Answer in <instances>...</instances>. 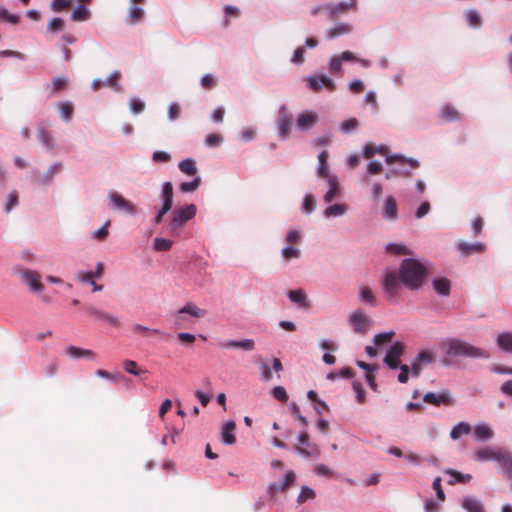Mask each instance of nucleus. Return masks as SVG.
Returning a JSON list of instances; mask_svg holds the SVG:
<instances>
[{
	"instance_id": "obj_35",
	"label": "nucleus",
	"mask_w": 512,
	"mask_h": 512,
	"mask_svg": "<svg viewBox=\"0 0 512 512\" xmlns=\"http://www.w3.org/2000/svg\"><path fill=\"white\" fill-rule=\"evenodd\" d=\"M37 137L47 149L54 148L53 136L50 131L45 128H39L37 131Z\"/></svg>"
},
{
	"instance_id": "obj_22",
	"label": "nucleus",
	"mask_w": 512,
	"mask_h": 512,
	"mask_svg": "<svg viewBox=\"0 0 512 512\" xmlns=\"http://www.w3.org/2000/svg\"><path fill=\"white\" fill-rule=\"evenodd\" d=\"M66 355L78 359V358H88V359H94L95 353L92 350L89 349H83L76 346H69L66 348L65 351Z\"/></svg>"
},
{
	"instance_id": "obj_6",
	"label": "nucleus",
	"mask_w": 512,
	"mask_h": 512,
	"mask_svg": "<svg viewBox=\"0 0 512 512\" xmlns=\"http://www.w3.org/2000/svg\"><path fill=\"white\" fill-rule=\"evenodd\" d=\"M19 274L22 280L29 286L33 292H41L44 288L41 282V275L33 270L21 268Z\"/></svg>"
},
{
	"instance_id": "obj_55",
	"label": "nucleus",
	"mask_w": 512,
	"mask_h": 512,
	"mask_svg": "<svg viewBox=\"0 0 512 512\" xmlns=\"http://www.w3.org/2000/svg\"><path fill=\"white\" fill-rule=\"evenodd\" d=\"M121 77L120 72L115 71L113 72L107 79V85L111 88H113L116 91H121V86L119 85V79Z\"/></svg>"
},
{
	"instance_id": "obj_2",
	"label": "nucleus",
	"mask_w": 512,
	"mask_h": 512,
	"mask_svg": "<svg viewBox=\"0 0 512 512\" xmlns=\"http://www.w3.org/2000/svg\"><path fill=\"white\" fill-rule=\"evenodd\" d=\"M441 348L444 352L449 356H466V357H482L488 358L489 354L477 347H474L466 342H463L459 339H448L441 343Z\"/></svg>"
},
{
	"instance_id": "obj_12",
	"label": "nucleus",
	"mask_w": 512,
	"mask_h": 512,
	"mask_svg": "<svg viewBox=\"0 0 512 512\" xmlns=\"http://www.w3.org/2000/svg\"><path fill=\"white\" fill-rule=\"evenodd\" d=\"M308 86L314 92H318L322 87H326L329 91L336 89L335 83L325 75H317L315 77L307 78Z\"/></svg>"
},
{
	"instance_id": "obj_53",
	"label": "nucleus",
	"mask_w": 512,
	"mask_h": 512,
	"mask_svg": "<svg viewBox=\"0 0 512 512\" xmlns=\"http://www.w3.org/2000/svg\"><path fill=\"white\" fill-rule=\"evenodd\" d=\"M200 183H201L200 177H196L191 182H183V183H181L180 190L182 192H184V193L195 191L200 186Z\"/></svg>"
},
{
	"instance_id": "obj_43",
	"label": "nucleus",
	"mask_w": 512,
	"mask_h": 512,
	"mask_svg": "<svg viewBox=\"0 0 512 512\" xmlns=\"http://www.w3.org/2000/svg\"><path fill=\"white\" fill-rule=\"evenodd\" d=\"M339 57L343 61H357L359 62L363 67H369L371 65V61L367 59H357L355 55L351 51H344L342 52Z\"/></svg>"
},
{
	"instance_id": "obj_37",
	"label": "nucleus",
	"mask_w": 512,
	"mask_h": 512,
	"mask_svg": "<svg viewBox=\"0 0 512 512\" xmlns=\"http://www.w3.org/2000/svg\"><path fill=\"white\" fill-rule=\"evenodd\" d=\"M435 291L442 295L447 296L450 293V282L446 278H438L433 281Z\"/></svg>"
},
{
	"instance_id": "obj_31",
	"label": "nucleus",
	"mask_w": 512,
	"mask_h": 512,
	"mask_svg": "<svg viewBox=\"0 0 512 512\" xmlns=\"http://www.w3.org/2000/svg\"><path fill=\"white\" fill-rule=\"evenodd\" d=\"M440 116L445 121H455L460 117L459 112L451 104H445L441 107Z\"/></svg>"
},
{
	"instance_id": "obj_30",
	"label": "nucleus",
	"mask_w": 512,
	"mask_h": 512,
	"mask_svg": "<svg viewBox=\"0 0 512 512\" xmlns=\"http://www.w3.org/2000/svg\"><path fill=\"white\" fill-rule=\"evenodd\" d=\"M472 431V427L469 423H466V422H459L457 425H455L451 432H450V437L453 439V440H457L459 439L462 435H468L469 433H471Z\"/></svg>"
},
{
	"instance_id": "obj_59",
	"label": "nucleus",
	"mask_w": 512,
	"mask_h": 512,
	"mask_svg": "<svg viewBox=\"0 0 512 512\" xmlns=\"http://www.w3.org/2000/svg\"><path fill=\"white\" fill-rule=\"evenodd\" d=\"M71 6V1L69 0H52L51 8L55 12H60L65 9H68Z\"/></svg>"
},
{
	"instance_id": "obj_15",
	"label": "nucleus",
	"mask_w": 512,
	"mask_h": 512,
	"mask_svg": "<svg viewBox=\"0 0 512 512\" xmlns=\"http://www.w3.org/2000/svg\"><path fill=\"white\" fill-rule=\"evenodd\" d=\"M457 247L462 256L467 257L473 254H481L486 250L485 244L481 242L467 243L464 241L458 242Z\"/></svg>"
},
{
	"instance_id": "obj_32",
	"label": "nucleus",
	"mask_w": 512,
	"mask_h": 512,
	"mask_svg": "<svg viewBox=\"0 0 512 512\" xmlns=\"http://www.w3.org/2000/svg\"><path fill=\"white\" fill-rule=\"evenodd\" d=\"M352 31V26L348 23H341L337 25L336 27H333L327 31V38L333 39L338 36L348 34Z\"/></svg>"
},
{
	"instance_id": "obj_11",
	"label": "nucleus",
	"mask_w": 512,
	"mask_h": 512,
	"mask_svg": "<svg viewBox=\"0 0 512 512\" xmlns=\"http://www.w3.org/2000/svg\"><path fill=\"white\" fill-rule=\"evenodd\" d=\"M350 324L358 333H366L370 326V320L361 310L354 311L350 316Z\"/></svg>"
},
{
	"instance_id": "obj_20",
	"label": "nucleus",
	"mask_w": 512,
	"mask_h": 512,
	"mask_svg": "<svg viewBox=\"0 0 512 512\" xmlns=\"http://www.w3.org/2000/svg\"><path fill=\"white\" fill-rule=\"evenodd\" d=\"M221 348H239L246 351H251L254 349L255 344L252 339H244L241 341L229 340L225 342H221L219 344Z\"/></svg>"
},
{
	"instance_id": "obj_33",
	"label": "nucleus",
	"mask_w": 512,
	"mask_h": 512,
	"mask_svg": "<svg viewBox=\"0 0 512 512\" xmlns=\"http://www.w3.org/2000/svg\"><path fill=\"white\" fill-rule=\"evenodd\" d=\"M384 216L388 219L394 220L398 216V209L396 201L393 197H388L384 206Z\"/></svg>"
},
{
	"instance_id": "obj_64",
	"label": "nucleus",
	"mask_w": 512,
	"mask_h": 512,
	"mask_svg": "<svg viewBox=\"0 0 512 512\" xmlns=\"http://www.w3.org/2000/svg\"><path fill=\"white\" fill-rule=\"evenodd\" d=\"M223 138L219 134L211 133L206 136L205 144L209 147L218 146Z\"/></svg>"
},
{
	"instance_id": "obj_17",
	"label": "nucleus",
	"mask_w": 512,
	"mask_h": 512,
	"mask_svg": "<svg viewBox=\"0 0 512 512\" xmlns=\"http://www.w3.org/2000/svg\"><path fill=\"white\" fill-rule=\"evenodd\" d=\"M496 461L500 464L504 474L512 478V453L504 449H500Z\"/></svg>"
},
{
	"instance_id": "obj_4",
	"label": "nucleus",
	"mask_w": 512,
	"mask_h": 512,
	"mask_svg": "<svg viewBox=\"0 0 512 512\" xmlns=\"http://www.w3.org/2000/svg\"><path fill=\"white\" fill-rule=\"evenodd\" d=\"M276 123L280 137L286 139L290 135L293 125V116L286 106L280 107Z\"/></svg>"
},
{
	"instance_id": "obj_61",
	"label": "nucleus",
	"mask_w": 512,
	"mask_h": 512,
	"mask_svg": "<svg viewBox=\"0 0 512 512\" xmlns=\"http://www.w3.org/2000/svg\"><path fill=\"white\" fill-rule=\"evenodd\" d=\"M358 127V120L356 118H350L341 124V131L349 133Z\"/></svg>"
},
{
	"instance_id": "obj_9",
	"label": "nucleus",
	"mask_w": 512,
	"mask_h": 512,
	"mask_svg": "<svg viewBox=\"0 0 512 512\" xmlns=\"http://www.w3.org/2000/svg\"><path fill=\"white\" fill-rule=\"evenodd\" d=\"M319 120V116L314 111H303L296 119V127L301 131L311 129Z\"/></svg>"
},
{
	"instance_id": "obj_21",
	"label": "nucleus",
	"mask_w": 512,
	"mask_h": 512,
	"mask_svg": "<svg viewBox=\"0 0 512 512\" xmlns=\"http://www.w3.org/2000/svg\"><path fill=\"white\" fill-rule=\"evenodd\" d=\"M163 205L161 209L167 213L173 205V186L170 182H165L162 186Z\"/></svg>"
},
{
	"instance_id": "obj_56",
	"label": "nucleus",
	"mask_w": 512,
	"mask_h": 512,
	"mask_svg": "<svg viewBox=\"0 0 512 512\" xmlns=\"http://www.w3.org/2000/svg\"><path fill=\"white\" fill-rule=\"evenodd\" d=\"M109 226H110V221L107 220L101 228H99L98 230H96L93 233V238L98 241H104L109 234V232H108Z\"/></svg>"
},
{
	"instance_id": "obj_5",
	"label": "nucleus",
	"mask_w": 512,
	"mask_h": 512,
	"mask_svg": "<svg viewBox=\"0 0 512 512\" xmlns=\"http://www.w3.org/2000/svg\"><path fill=\"white\" fill-rule=\"evenodd\" d=\"M110 205L113 209L126 212L128 214L136 213V206L129 200L125 199L121 194L111 191L108 195Z\"/></svg>"
},
{
	"instance_id": "obj_8",
	"label": "nucleus",
	"mask_w": 512,
	"mask_h": 512,
	"mask_svg": "<svg viewBox=\"0 0 512 512\" xmlns=\"http://www.w3.org/2000/svg\"><path fill=\"white\" fill-rule=\"evenodd\" d=\"M404 350L405 346L402 342H395L390 347L384 358V362L389 366V368L396 369L399 367V358L403 355Z\"/></svg>"
},
{
	"instance_id": "obj_54",
	"label": "nucleus",
	"mask_w": 512,
	"mask_h": 512,
	"mask_svg": "<svg viewBox=\"0 0 512 512\" xmlns=\"http://www.w3.org/2000/svg\"><path fill=\"white\" fill-rule=\"evenodd\" d=\"M131 330L135 334H142V335H145V334H160L161 333L160 330H158V329H151V328H148V327L143 326L141 324H134V325H132Z\"/></svg>"
},
{
	"instance_id": "obj_18",
	"label": "nucleus",
	"mask_w": 512,
	"mask_h": 512,
	"mask_svg": "<svg viewBox=\"0 0 512 512\" xmlns=\"http://www.w3.org/2000/svg\"><path fill=\"white\" fill-rule=\"evenodd\" d=\"M500 449L501 448H498V449H494V448H491V447H483V448H480L478 449L475 453H474V459L476 461H489V460H497V456H498V452H500Z\"/></svg>"
},
{
	"instance_id": "obj_50",
	"label": "nucleus",
	"mask_w": 512,
	"mask_h": 512,
	"mask_svg": "<svg viewBox=\"0 0 512 512\" xmlns=\"http://www.w3.org/2000/svg\"><path fill=\"white\" fill-rule=\"evenodd\" d=\"M421 364H431L435 361L436 357L434 353L429 350H423L418 353L416 358Z\"/></svg>"
},
{
	"instance_id": "obj_46",
	"label": "nucleus",
	"mask_w": 512,
	"mask_h": 512,
	"mask_svg": "<svg viewBox=\"0 0 512 512\" xmlns=\"http://www.w3.org/2000/svg\"><path fill=\"white\" fill-rule=\"evenodd\" d=\"M173 242L165 238H155L153 241L154 249L157 251H168L171 249Z\"/></svg>"
},
{
	"instance_id": "obj_13",
	"label": "nucleus",
	"mask_w": 512,
	"mask_h": 512,
	"mask_svg": "<svg viewBox=\"0 0 512 512\" xmlns=\"http://www.w3.org/2000/svg\"><path fill=\"white\" fill-rule=\"evenodd\" d=\"M423 401L428 404L434 405V406H440V405L451 406L453 404V401H452V398H451V395L449 392H441L438 394L433 393V392H428V393L424 394Z\"/></svg>"
},
{
	"instance_id": "obj_60",
	"label": "nucleus",
	"mask_w": 512,
	"mask_h": 512,
	"mask_svg": "<svg viewBox=\"0 0 512 512\" xmlns=\"http://www.w3.org/2000/svg\"><path fill=\"white\" fill-rule=\"evenodd\" d=\"M353 390L356 392V399L358 403L362 404L365 402V391L362 387V384L358 381H354L352 384Z\"/></svg>"
},
{
	"instance_id": "obj_27",
	"label": "nucleus",
	"mask_w": 512,
	"mask_h": 512,
	"mask_svg": "<svg viewBox=\"0 0 512 512\" xmlns=\"http://www.w3.org/2000/svg\"><path fill=\"white\" fill-rule=\"evenodd\" d=\"M446 473L451 477L448 480L449 485H455L457 483H468L472 479V476L470 474H463L454 469H448Z\"/></svg>"
},
{
	"instance_id": "obj_63",
	"label": "nucleus",
	"mask_w": 512,
	"mask_h": 512,
	"mask_svg": "<svg viewBox=\"0 0 512 512\" xmlns=\"http://www.w3.org/2000/svg\"><path fill=\"white\" fill-rule=\"evenodd\" d=\"M64 29V21L61 18H53L48 24V30L59 32Z\"/></svg>"
},
{
	"instance_id": "obj_57",
	"label": "nucleus",
	"mask_w": 512,
	"mask_h": 512,
	"mask_svg": "<svg viewBox=\"0 0 512 512\" xmlns=\"http://www.w3.org/2000/svg\"><path fill=\"white\" fill-rule=\"evenodd\" d=\"M272 395L275 399H277L280 402H287L288 401V394L284 387L282 386H276L272 389Z\"/></svg>"
},
{
	"instance_id": "obj_1",
	"label": "nucleus",
	"mask_w": 512,
	"mask_h": 512,
	"mask_svg": "<svg viewBox=\"0 0 512 512\" xmlns=\"http://www.w3.org/2000/svg\"><path fill=\"white\" fill-rule=\"evenodd\" d=\"M428 274L427 268L415 259H404L399 267V274L388 272L383 281V291L389 299L394 298L400 289L402 283L405 287L416 290L419 289Z\"/></svg>"
},
{
	"instance_id": "obj_25",
	"label": "nucleus",
	"mask_w": 512,
	"mask_h": 512,
	"mask_svg": "<svg viewBox=\"0 0 512 512\" xmlns=\"http://www.w3.org/2000/svg\"><path fill=\"white\" fill-rule=\"evenodd\" d=\"M355 0H352L350 3L340 2L335 6L327 5L324 7V10L329 12L330 19L333 20L338 14L343 13L354 6Z\"/></svg>"
},
{
	"instance_id": "obj_36",
	"label": "nucleus",
	"mask_w": 512,
	"mask_h": 512,
	"mask_svg": "<svg viewBox=\"0 0 512 512\" xmlns=\"http://www.w3.org/2000/svg\"><path fill=\"white\" fill-rule=\"evenodd\" d=\"M348 207L344 203L333 204L324 211L326 217H337L346 213Z\"/></svg>"
},
{
	"instance_id": "obj_39",
	"label": "nucleus",
	"mask_w": 512,
	"mask_h": 512,
	"mask_svg": "<svg viewBox=\"0 0 512 512\" xmlns=\"http://www.w3.org/2000/svg\"><path fill=\"white\" fill-rule=\"evenodd\" d=\"M179 169L187 175H195L197 173L195 161L190 158L181 161L179 163Z\"/></svg>"
},
{
	"instance_id": "obj_28",
	"label": "nucleus",
	"mask_w": 512,
	"mask_h": 512,
	"mask_svg": "<svg viewBox=\"0 0 512 512\" xmlns=\"http://www.w3.org/2000/svg\"><path fill=\"white\" fill-rule=\"evenodd\" d=\"M288 297L292 302L298 304L302 308H308L310 306L307 301L306 293L302 289L289 291Z\"/></svg>"
},
{
	"instance_id": "obj_58",
	"label": "nucleus",
	"mask_w": 512,
	"mask_h": 512,
	"mask_svg": "<svg viewBox=\"0 0 512 512\" xmlns=\"http://www.w3.org/2000/svg\"><path fill=\"white\" fill-rule=\"evenodd\" d=\"M342 68V60L338 56H334L331 58L329 63V71L331 74H339Z\"/></svg>"
},
{
	"instance_id": "obj_38",
	"label": "nucleus",
	"mask_w": 512,
	"mask_h": 512,
	"mask_svg": "<svg viewBox=\"0 0 512 512\" xmlns=\"http://www.w3.org/2000/svg\"><path fill=\"white\" fill-rule=\"evenodd\" d=\"M497 344L502 350L512 352V333L506 332L499 334Z\"/></svg>"
},
{
	"instance_id": "obj_41",
	"label": "nucleus",
	"mask_w": 512,
	"mask_h": 512,
	"mask_svg": "<svg viewBox=\"0 0 512 512\" xmlns=\"http://www.w3.org/2000/svg\"><path fill=\"white\" fill-rule=\"evenodd\" d=\"M58 109H59V112L64 120L68 121L71 119V117L73 115V111H74V107H73L72 103L60 102L58 104Z\"/></svg>"
},
{
	"instance_id": "obj_34",
	"label": "nucleus",
	"mask_w": 512,
	"mask_h": 512,
	"mask_svg": "<svg viewBox=\"0 0 512 512\" xmlns=\"http://www.w3.org/2000/svg\"><path fill=\"white\" fill-rule=\"evenodd\" d=\"M376 153L381 155H386L388 153V148L384 145L382 146H374L373 144H366L363 150V156L366 159L372 158Z\"/></svg>"
},
{
	"instance_id": "obj_29",
	"label": "nucleus",
	"mask_w": 512,
	"mask_h": 512,
	"mask_svg": "<svg viewBox=\"0 0 512 512\" xmlns=\"http://www.w3.org/2000/svg\"><path fill=\"white\" fill-rule=\"evenodd\" d=\"M329 190L324 195V201L326 203L332 202L339 192V182L337 177H328Z\"/></svg>"
},
{
	"instance_id": "obj_44",
	"label": "nucleus",
	"mask_w": 512,
	"mask_h": 512,
	"mask_svg": "<svg viewBox=\"0 0 512 512\" xmlns=\"http://www.w3.org/2000/svg\"><path fill=\"white\" fill-rule=\"evenodd\" d=\"M122 365L124 370L132 375L138 376L146 372L145 370L139 369L138 364L133 360H124Z\"/></svg>"
},
{
	"instance_id": "obj_51",
	"label": "nucleus",
	"mask_w": 512,
	"mask_h": 512,
	"mask_svg": "<svg viewBox=\"0 0 512 512\" xmlns=\"http://www.w3.org/2000/svg\"><path fill=\"white\" fill-rule=\"evenodd\" d=\"M301 255V252L298 248H294L291 246L285 247L282 250V256L286 261H289L291 259L299 258Z\"/></svg>"
},
{
	"instance_id": "obj_52",
	"label": "nucleus",
	"mask_w": 512,
	"mask_h": 512,
	"mask_svg": "<svg viewBox=\"0 0 512 512\" xmlns=\"http://www.w3.org/2000/svg\"><path fill=\"white\" fill-rule=\"evenodd\" d=\"M314 498H315L314 490L309 487L304 486L301 488V491H300L297 501H298V503L301 504L309 499H314Z\"/></svg>"
},
{
	"instance_id": "obj_49",
	"label": "nucleus",
	"mask_w": 512,
	"mask_h": 512,
	"mask_svg": "<svg viewBox=\"0 0 512 512\" xmlns=\"http://www.w3.org/2000/svg\"><path fill=\"white\" fill-rule=\"evenodd\" d=\"M360 298L363 302L368 303L370 305H375L376 297L374 296L372 290L369 287L362 288L360 292Z\"/></svg>"
},
{
	"instance_id": "obj_26",
	"label": "nucleus",
	"mask_w": 512,
	"mask_h": 512,
	"mask_svg": "<svg viewBox=\"0 0 512 512\" xmlns=\"http://www.w3.org/2000/svg\"><path fill=\"white\" fill-rule=\"evenodd\" d=\"M473 434L477 441H487L494 436L493 430L487 425H476Z\"/></svg>"
},
{
	"instance_id": "obj_48",
	"label": "nucleus",
	"mask_w": 512,
	"mask_h": 512,
	"mask_svg": "<svg viewBox=\"0 0 512 512\" xmlns=\"http://www.w3.org/2000/svg\"><path fill=\"white\" fill-rule=\"evenodd\" d=\"M466 19L468 24L472 27H479L482 23L479 13L473 9L466 11Z\"/></svg>"
},
{
	"instance_id": "obj_16",
	"label": "nucleus",
	"mask_w": 512,
	"mask_h": 512,
	"mask_svg": "<svg viewBox=\"0 0 512 512\" xmlns=\"http://www.w3.org/2000/svg\"><path fill=\"white\" fill-rule=\"evenodd\" d=\"M85 310L87 311L88 315L90 317H94L96 319L102 320L107 322L108 324L118 327L119 326V320L116 316L105 313L103 311L98 310L96 307L92 305L85 306Z\"/></svg>"
},
{
	"instance_id": "obj_47",
	"label": "nucleus",
	"mask_w": 512,
	"mask_h": 512,
	"mask_svg": "<svg viewBox=\"0 0 512 512\" xmlns=\"http://www.w3.org/2000/svg\"><path fill=\"white\" fill-rule=\"evenodd\" d=\"M298 440H299L300 445L296 446V450L302 455H305V456L311 455L310 452H308L305 448L302 447V446L309 445L308 433L305 431L301 432L298 437Z\"/></svg>"
},
{
	"instance_id": "obj_62",
	"label": "nucleus",
	"mask_w": 512,
	"mask_h": 512,
	"mask_svg": "<svg viewBox=\"0 0 512 512\" xmlns=\"http://www.w3.org/2000/svg\"><path fill=\"white\" fill-rule=\"evenodd\" d=\"M67 86V79L64 77H55L52 81V90L54 92H59L64 90Z\"/></svg>"
},
{
	"instance_id": "obj_23",
	"label": "nucleus",
	"mask_w": 512,
	"mask_h": 512,
	"mask_svg": "<svg viewBox=\"0 0 512 512\" xmlns=\"http://www.w3.org/2000/svg\"><path fill=\"white\" fill-rule=\"evenodd\" d=\"M235 428H236V424L234 421H227L224 424V426L222 428L221 435H222V441L225 444L232 445L236 442V438L233 433Z\"/></svg>"
},
{
	"instance_id": "obj_42",
	"label": "nucleus",
	"mask_w": 512,
	"mask_h": 512,
	"mask_svg": "<svg viewBox=\"0 0 512 512\" xmlns=\"http://www.w3.org/2000/svg\"><path fill=\"white\" fill-rule=\"evenodd\" d=\"M394 335H395L394 331L380 333V334H377L374 336L373 342L376 346L380 347L382 345H385V344L391 342Z\"/></svg>"
},
{
	"instance_id": "obj_10",
	"label": "nucleus",
	"mask_w": 512,
	"mask_h": 512,
	"mask_svg": "<svg viewBox=\"0 0 512 512\" xmlns=\"http://www.w3.org/2000/svg\"><path fill=\"white\" fill-rule=\"evenodd\" d=\"M184 314H188L194 318H203L207 314V311L205 309H201V308L197 307L192 302H188L177 312V322L176 323L178 325H180L182 322L185 321V318L183 317Z\"/></svg>"
},
{
	"instance_id": "obj_24",
	"label": "nucleus",
	"mask_w": 512,
	"mask_h": 512,
	"mask_svg": "<svg viewBox=\"0 0 512 512\" xmlns=\"http://www.w3.org/2000/svg\"><path fill=\"white\" fill-rule=\"evenodd\" d=\"M462 507L467 512H486L482 502L474 497H465L462 501Z\"/></svg>"
},
{
	"instance_id": "obj_14",
	"label": "nucleus",
	"mask_w": 512,
	"mask_h": 512,
	"mask_svg": "<svg viewBox=\"0 0 512 512\" xmlns=\"http://www.w3.org/2000/svg\"><path fill=\"white\" fill-rule=\"evenodd\" d=\"M132 5L128 10L126 22L130 25L136 24L143 20L145 11L143 8L138 7L137 4L145 3V0H130Z\"/></svg>"
},
{
	"instance_id": "obj_40",
	"label": "nucleus",
	"mask_w": 512,
	"mask_h": 512,
	"mask_svg": "<svg viewBox=\"0 0 512 512\" xmlns=\"http://www.w3.org/2000/svg\"><path fill=\"white\" fill-rule=\"evenodd\" d=\"M71 17L74 21H85L89 19L90 11L84 5H79L74 9Z\"/></svg>"
},
{
	"instance_id": "obj_7",
	"label": "nucleus",
	"mask_w": 512,
	"mask_h": 512,
	"mask_svg": "<svg viewBox=\"0 0 512 512\" xmlns=\"http://www.w3.org/2000/svg\"><path fill=\"white\" fill-rule=\"evenodd\" d=\"M62 170V164L54 163L44 173L35 171L32 176V180L37 185H48L52 182L54 176Z\"/></svg>"
},
{
	"instance_id": "obj_45",
	"label": "nucleus",
	"mask_w": 512,
	"mask_h": 512,
	"mask_svg": "<svg viewBox=\"0 0 512 512\" xmlns=\"http://www.w3.org/2000/svg\"><path fill=\"white\" fill-rule=\"evenodd\" d=\"M395 161L405 162V163L409 164L410 167H412L413 169H416V168L419 167V162L417 160H414V159H406V158H404L403 156H400V155H394V156H387L386 157V162L388 164H392Z\"/></svg>"
},
{
	"instance_id": "obj_3",
	"label": "nucleus",
	"mask_w": 512,
	"mask_h": 512,
	"mask_svg": "<svg viewBox=\"0 0 512 512\" xmlns=\"http://www.w3.org/2000/svg\"><path fill=\"white\" fill-rule=\"evenodd\" d=\"M196 215V206L194 204L185 207L176 208L172 213V218L167 226V233L171 236L180 235L185 224Z\"/></svg>"
},
{
	"instance_id": "obj_19",
	"label": "nucleus",
	"mask_w": 512,
	"mask_h": 512,
	"mask_svg": "<svg viewBox=\"0 0 512 512\" xmlns=\"http://www.w3.org/2000/svg\"><path fill=\"white\" fill-rule=\"evenodd\" d=\"M295 481V473L293 471H289L286 473L284 481L280 484L272 483L268 487V491L271 495H274L277 492L285 491L287 487L292 485Z\"/></svg>"
}]
</instances>
